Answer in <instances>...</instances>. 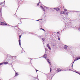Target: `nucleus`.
<instances>
[{
  "mask_svg": "<svg viewBox=\"0 0 80 80\" xmlns=\"http://www.w3.org/2000/svg\"><path fill=\"white\" fill-rule=\"evenodd\" d=\"M51 9H52V10H56L57 12H59L60 11V9L59 8H52Z\"/></svg>",
  "mask_w": 80,
  "mask_h": 80,
  "instance_id": "1",
  "label": "nucleus"
},
{
  "mask_svg": "<svg viewBox=\"0 0 80 80\" xmlns=\"http://www.w3.org/2000/svg\"><path fill=\"white\" fill-rule=\"evenodd\" d=\"M2 9L0 8V21H2Z\"/></svg>",
  "mask_w": 80,
  "mask_h": 80,
  "instance_id": "2",
  "label": "nucleus"
},
{
  "mask_svg": "<svg viewBox=\"0 0 80 80\" xmlns=\"http://www.w3.org/2000/svg\"><path fill=\"white\" fill-rule=\"evenodd\" d=\"M1 25H2L3 26H4L5 25H7V24H6L5 23L3 22H2L0 24Z\"/></svg>",
  "mask_w": 80,
  "mask_h": 80,
  "instance_id": "3",
  "label": "nucleus"
},
{
  "mask_svg": "<svg viewBox=\"0 0 80 80\" xmlns=\"http://www.w3.org/2000/svg\"><path fill=\"white\" fill-rule=\"evenodd\" d=\"M68 46L65 45L64 46V48L65 49V50H66L68 51Z\"/></svg>",
  "mask_w": 80,
  "mask_h": 80,
  "instance_id": "4",
  "label": "nucleus"
},
{
  "mask_svg": "<svg viewBox=\"0 0 80 80\" xmlns=\"http://www.w3.org/2000/svg\"><path fill=\"white\" fill-rule=\"evenodd\" d=\"M19 39L18 40L19 41V44L20 46H21V42L20 40V38H21V35H20L19 36Z\"/></svg>",
  "mask_w": 80,
  "mask_h": 80,
  "instance_id": "5",
  "label": "nucleus"
},
{
  "mask_svg": "<svg viewBox=\"0 0 80 80\" xmlns=\"http://www.w3.org/2000/svg\"><path fill=\"white\" fill-rule=\"evenodd\" d=\"M70 19L69 18H68L66 19V21L67 22H69V21H70Z\"/></svg>",
  "mask_w": 80,
  "mask_h": 80,
  "instance_id": "6",
  "label": "nucleus"
},
{
  "mask_svg": "<svg viewBox=\"0 0 80 80\" xmlns=\"http://www.w3.org/2000/svg\"><path fill=\"white\" fill-rule=\"evenodd\" d=\"M79 59H80V58H79V57L78 58H76L75 60L74 61V62H75V61H77V60H79Z\"/></svg>",
  "mask_w": 80,
  "mask_h": 80,
  "instance_id": "7",
  "label": "nucleus"
},
{
  "mask_svg": "<svg viewBox=\"0 0 80 80\" xmlns=\"http://www.w3.org/2000/svg\"><path fill=\"white\" fill-rule=\"evenodd\" d=\"M47 61L48 63H49V64H50V65H51L52 64L50 62H49V61H50V60H49V59H48Z\"/></svg>",
  "mask_w": 80,
  "mask_h": 80,
  "instance_id": "8",
  "label": "nucleus"
},
{
  "mask_svg": "<svg viewBox=\"0 0 80 80\" xmlns=\"http://www.w3.org/2000/svg\"><path fill=\"white\" fill-rule=\"evenodd\" d=\"M3 63H4V65H7V64H8V62H3Z\"/></svg>",
  "mask_w": 80,
  "mask_h": 80,
  "instance_id": "9",
  "label": "nucleus"
},
{
  "mask_svg": "<svg viewBox=\"0 0 80 80\" xmlns=\"http://www.w3.org/2000/svg\"><path fill=\"white\" fill-rule=\"evenodd\" d=\"M66 12H63V13H62V12L60 13V14L61 15H62V14H66Z\"/></svg>",
  "mask_w": 80,
  "mask_h": 80,
  "instance_id": "10",
  "label": "nucleus"
},
{
  "mask_svg": "<svg viewBox=\"0 0 80 80\" xmlns=\"http://www.w3.org/2000/svg\"><path fill=\"white\" fill-rule=\"evenodd\" d=\"M43 57H44V58H47V55L44 54L43 55Z\"/></svg>",
  "mask_w": 80,
  "mask_h": 80,
  "instance_id": "11",
  "label": "nucleus"
},
{
  "mask_svg": "<svg viewBox=\"0 0 80 80\" xmlns=\"http://www.w3.org/2000/svg\"><path fill=\"white\" fill-rule=\"evenodd\" d=\"M61 70L60 69H57V71L58 72H60Z\"/></svg>",
  "mask_w": 80,
  "mask_h": 80,
  "instance_id": "12",
  "label": "nucleus"
},
{
  "mask_svg": "<svg viewBox=\"0 0 80 80\" xmlns=\"http://www.w3.org/2000/svg\"><path fill=\"white\" fill-rule=\"evenodd\" d=\"M18 74L17 73V72H16V75H15L16 77H17V76H18Z\"/></svg>",
  "mask_w": 80,
  "mask_h": 80,
  "instance_id": "13",
  "label": "nucleus"
},
{
  "mask_svg": "<svg viewBox=\"0 0 80 80\" xmlns=\"http://www.w3.org/2000/svg\"><path fill=\"white\" fill-rule=\"evenodd\" d=\"M42 8L43 11L45 12V9L44 8Z\"/></svg>",
  "mask_w": 80,
  "mask_h": 80,
  "instance_id": "14",
  "label": "nucleus"
},
{
  "mask_svg": "<svg viewBox=\"0 0 80 80\" xmlns=\"http://www.w3.org/2000/svg\"><path fill=\"white\" fill-rule=\"evenodd\" d=\"M47 47L48 48L50 47V45L49 44H47Z\"/></svg>",
  "mask_w": 80,
  "mask_h": 80,
  "instance_id": "15",
  "label": "nucleus"
},
{
  "mask_svg": "<svg viewBox=\"0 0 80 80\" xmlns=\"http://www.w3.org/2000/svg\"><path fill=\"white\" fill-rule=\"evenodd\" d=\"M64 15H66V16H67V15H68V12L66 13Z\"/></svg>",
  "mask_w": 80,
  "mask_h": 80,
  "instance_id": "16",
  "label": "nucleus"
},
{
  "mask_svg": "<svg viewBox=\"0 0 80 80\" xmlns=\"http://www.w3.org/2000/svg\"><path fill=\"white\" fill-rule=\"evenodd\" d=\"M75 72L76 73H78V74H79V75H80V73L78 72H76L75 71Z\"/></svg>",
  "mask_w": 80,
  "mask_h": 80,
  "instance_id": "17",
  "label": "nucleus"
},
{
  "mask_svg": "<svg viewBox=\"0 0 80 80\" xmlns=\"http://www.w3.org/2000/svg\"><path fill=\"white\" fill-rule=\"evenodd\" d=\"M39 4H40V2H39L38 3H37V5L38 6V5H39Z\"/></svg>",
  "mask_w": 80,
  "mask_h": 80,
  "instance_id": "18",
  "label": "nucleus"
},
{
  "mask_svg": "<svg viewBox=\"0 0 80 80\" xmlns=\"http://www.w3.org/2000/svg\"><path fill=\"white\" fill-rule=\"evenodd\" d=\"M48 49H49V50H51V48H50V47L49 46V47H48Z\"/></svg>",
  "mask_w": 80,
  "mask_h": 80,
  "instance_id": "19",
  "label": "nucleus"
},
{
  "mask_svg": "<svg viewBox=\"0 0 80 80\" xmlns=\"http://www.w3.org/2000/svg\"><path fill=\"white\" fill-rule=\"evenodd\" d=\"M42 40L43 41H45V39L44 38H42Z\"/></svg>",
  "mask_w": 80,
  "mask_h": 80,
  "instance_id": "20",
  "label": "nucleus"
},
{
  "mask_svg": "<svg viewBox=\"0 0 80 80\" xmlns=\"http://www.w3.org/2000/svg\"><path fill=\"white\" fill-rule=\"evenodd\" d=\"M3 63V62L0 63V65H2Z\"/></svg>",
  "mask_w": 80,
  "mask_h": 80,
  "instance_id": "21",
  "label": "nucleus"
},
{
  "mask_svg": "<svg viewBox=\"0 0 80 80\" xmlns=\"http://www.w3.org/2000/svg\"><path fill=\"white\" fill-rule=\"evenodd\" d=\"M64 11H67V9H65L64 10Z\"/></svg>",
  "mask_w": 80,
  "mask_h": 80,
  "instance_id": "22",
  "label": "nucleus"
},
{
  "mask_svg": "<svg viewBox=\"0 0 80 80\" xmlns=\"http://www.w3.org/2000/svg\"><path fill=\"white\" fill-rule=\"evenodd\" d=\"M45 49L46 51H47V49L45 48Z\"/></svg>",
  "mask_w": 80,
  "mask_h": 80,
  "instance_id": "23",
  "label": "nucleus"
},
{
  "mask_svg": "<svg viewBox=\"0 0 80 80\" xmlns=\"http://www.w3.org/2000/svg\"><path fill=\"white\" fill-rule=\"evenodd\" d=\"M72 12H80L79 11H73Z\"/></svg>",
  "mask_w": 80,
  "mask_h": 80,
  "instance_id": "24",
  "label": "nucleus"
},
{
  "mask_svg": "<svg viewBox=\"0 0 80 80\" xmlns=\"http://www.w3.org/2000/svg\"><path fill=\"white\" fill-rule=\"evenodd\" d=\"M45 7L46 8V9H48V7H47L45 6Z\"/></svg>",
  "mask_w": 80,
  "mask_h": 80,
  "instance_id": "25",
  "label": "nucleus"
},
{
  "mask_svg": "<svg viewBox=\"0 0 80 80\" xmlns=\"http://www.w3.org/2000/svg\"><path fill=\"white\" fill-rule=\"evenodd\" d=\"M58 40H60V37H58Z\"/></svg>",
  "mask_w": 80,
  "mask_h": 80,
  "instance_id": "26",
  "label": "nucleus"
},
{
  "mask_svg": "<svg viewBox=\"0 0 80 80\" xmlns=\"http://www.w3.org/2000/svg\"><path fill=\"white\" fill-rule=\"evenodd\" d=\"M50 72H52V68H50Z\"/></svg>",
  "mask_w": 80,
  "mask_h": 80,
  "instance_id": "27",
  "label": "nucleus"
},
{
  "mask_svg": "<svg viewBox=\"0 0 80 80\" xmlns=\"http://www.w3.org/2000/svg\"><path fill=\"white\" fill-rule=\"evenodd\" d=\"M2 3H3V2H1L0 3V5H2Z\"/></svg>",
  "mask_w": 80,
  "mask_h": 80,
  "instance_id": "28",
  "label": "nucleus"
},
{
  "mask_svg": "<svg viewBox=\"0 0 80 80\" xmlns=\"http://www.w3.org/2000/svg\"><path fill=\"white\" fill-rule=\"evenodd\" d=\"M42 30H43V31H45V30L43 29L42 28H41Z\"/></svg>",
  "mask_w": 80,
  "mask_h": 80,
  "instance_id": "29",
  "label": "nucleus"
},
{
  "mask_svg": "<svg viewBox=\"0 0 80 80\" xmlns=\"http://www.w3.org/2000/svg\"><path fill=\"white\" fill-rule=\"evenodd\" d=\"M40 7H41V8H43V7H42V6H40Z\"/></svg>",
  "mask_w": 80,
  "mask_h": 80,
  "instance_id": "30",
  "label": "nucleus"
},
{
  "mask_svg": "<svg viewBox=\"0 0 80 80\" xmlns=\"http://www.w3.org/2000/svg\"><path fill=\"white\" fill-rule=\"evenodd\" d=\"M57 34H58V35H59V32H57Z\"/></svg>",
  "mask_w": 80,
  "mask_h": 80,
  "instance_id": "31",
  "label": "nucleus"
},
{
  "mask_svg": "<svg viewBox=\"0 0 80 80\" xmlns=\"http://www.w3.org/2000/svg\"><path fill=\"white\" fill-rule=\"evenodd\" d=\"M36 72H38V70L37 69H36Z\"/></svg>",
  "mask_w": 80,
  "mask_h": 80,
  "instance_id": "32",
  "label": "nucleus"
},
{
  "mask_svg": "<svg viewBox=\"0 0 80 80\" xmlns=\"http://www.w3.org/2000/svg\"><path fill=\"white\" fill-rule=\"evenodd\" d=\"M71 70V69H69L68 70L70 71Z\"/></svg>",
  "mask_w": 80,
  "mask_h": 80,
  "instance_id": "33",
  "label": "nucleus"
},
{
  "mask_svg": "<svg viewBox=\"0 0 80 80\" xmlns=\"http://www.w3.org/2000/svg\"><path fill=\"white\" fill-rule=\"evenodd\" d=\"M39 20H42V19H39Z\"/></svg>",
  "mask_w": 80,
  "mask_h": 80,
  "instance_id": "34",
  "label": "nucleus"
},
{
  "mask_svg": "<svg viewBox=\"0 0 80 80\" xmlns=\"http://www.w3.org/2000/svg\"><path fill=\"white\" fill-rule=\"evenodd\" d=\"M34 78H35V79H36V78H36V77H34Z\"/></svg>",
  "mask_w": 80,
  "mask_h": 80,
  "instance_id": "35",
  "label": "nucleus"
},
{
  "mask_svg": "<svg viewBox=\"0 0 80 80\" xmlns=\"http://www.w3.org/2000/svg\"><path fill=\"white\" fill-rule=\"evenodd\" d=\"M40 20V19L38 20H37V21H39Z\"/></svg>",
  "mask_w": 80,
  "mask_h": 80,
  "instance_id": "36",
  "label": "nucleus"
},
{
  "mask_svg": "<svg viewBox=\"0 0 80 80\" xmlns=\"http://www.w3.org/2000/svg\"><path fill=\"white\" fill-rule=\"evenodd\" d=\"M37 79H38V80H39V79H38V78H37Z\"/></svg>",
  "mask_w": 80,
  "mask_h": 80,
  "instance_id": "37",
  "label": "nucleus"
},
{
  "mask_svg": "<svg viewBox=\"0 0 80 80\" xmlns=\"http://www.w3.org/2000/svg\"><path fill=\"white\" fill-rule=\"evenodd\" d=\"M23 19H28V18H23Z\"/></svg>",
  "mask_w": 80,
  "mask_h": 80,
  "instance_id": "38",
  "label": "nucleus"
},
{
  "mask_svg": "<svg viewBox=\"0 0 80 80\" xmlns=\"http://www.w3.org/2000/svg\"><path fill=\"white\" fill-rule=\"evenodd\" d=\"M72 68H73V65H72Z\"/></svg>",
  "mask_w": 80,
  "mask_h": 80,
  "instance_id": "39",
  "label": "nucleus"
},
{
  "mask_svg": "<svg viewBox=\"0 0 80 80\" xmlns=\"http://www.w3.org/2000/svg\"><path fill=\"white\" fill-rule=\"evenodd\" d=\"M23 53V52H22L21 53Z\"/></svg>",
  "mask_w": 80,
  "mask_h": 80,
  "instance_id": "40",
  "label": "nucleus"
},
{
  "mask_svg": "<svg viewBox=\"0 0 80 80\" xmlns=\"http://www.w3.org/2000/svg\"><path fill=\"white\" fill-rule=\"evenodd\" d=\"M13 58H12V60H13Z\"/></svg>",
  "mask_w": 80,
  "mask_h": 80,
  "instance_id": "41",
  "label": "nucleus"
},
{
  "mask_svg": "<svg viewBox=\"0 0 80 80\" xmlns=\"http://www.w3.org/2000/svg\"><path fill=\"white\" fill-rule=\"evenodd\" d=\"M32 77L33 78V76H32Z\"/></svg>",
  "mask_w": 80,
  "mask_h": 80,
  "instance_id": "42",
  "label": "nucleus"
},
{
  "mask_svg": "<svg viewBox=\"0 0 80 80\" xmlns=\"http://www.w3.org/2000/svg\"><path fill=\"white\" fill-rule=\"evenodd\" d=\"M14 57V58H15V57Z\"/></svg>",
  "mask_w": 80,
  "mask_h": 80,
  "instance_id": "43",
  "label": "nucleus"
},
{
  "mask_svg": "<svg viewBox=\"0 0 80 80\" xmlns=\"http://www.w3.org/2000/svg\"><path fill=\"white\" fill-rule=\"evenodd\" d=\"M64 70H65L64 69Z\"/></svg>",
  "mask_w": 80,
  "mask_h": 80,
  "instance_id": "44",
  "label": "nucleus"
},
{
  "mask_svg": "<svg viewBox=\"0 0 80 80\" xmlns=\"http://www.w3.org/2000/svg\"><path fill=\"white\" fill-rule=\"evenodd\" d=\"M14 59H15V58H14Z\"/></svg>",
  "mask_w": 80,
  "mask_h": 80,
  "instance_id": "45",
  "label": "nucleus"
},
{
  "mask_svg": "<svg viewBox=\"0 0 80 80\" xmlns=\"http://www.w3.org/2000/svg\"><path fill=\"white\" fill-rule=\"evenodd\" d=\"M18 24H19V23L18 24Z\"/></svg>",
  "mask_w": 80,
  "mask_h": 80,
  "instance_id": "46",
  "label": "nucleus"
},
{
  "mask_svg": "<svg viewBox=\"0 0 80 80\" xmlns=\"http://www.w3.org/2000/svg\"><path fill=\"white\" fill-rule=\"evenodd\" d=\"M73 63H74V62H73Z\"/></svg>",
  "mask_w": 80,
  "mask_h": 80,
  "instance_id": "47",
  "label": "nucleus"
},
{
  "mask_svg": "<svg viewBox=\"0 0 80 80\" xmlns=\"http://www.w3.org/2000/svg\"><path fill=\"white\" fill-rule=\"evenodd\" d=\"M37 77H38V76H37Z\"/></svg>",
  "mask_w": 80,
  "mask_h": 80,
  "instance_id": "48",
  "label": "nucleus"
},
{
  "mask_svg": "<svg viewBox=\"0 0 80 80\" xmlns=\"http://www.w3.org/2000/svg\"><path fill=\"white\" fill-rule=\"evenodd\" d=\"M31 60H32V59L31 58Z\"/></svg>",
  "mask_w": 80,
  "mask_h": 80,
  "instance_id": "49",
  "label": "nucleus"
}]
</instances>
